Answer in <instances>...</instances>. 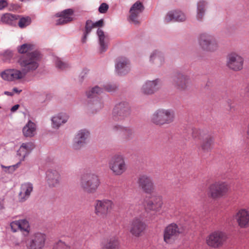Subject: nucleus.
<instances>
[{
    "instance_id": "cd10ccee",
    "label": "nucleus",
    "mask_w": 249,
    "mask_h": 249,
    "mask_svg": "<svg viewBox=\"0 0 249 249\" xmlns=\"http://www.w3.org/2000/svg\"><path fill=\"white\" fill-rule=\"evenodd\" d=\"M97 34L99 38L101 51L104 52L107 48L109 42L108 37L107 35H106L103 30L100 29L97 30Z\"/></svg>"
},
{
    "instance_id": "bf43d9fd",
    "label": "nucleus",
    "mask_w": 249,
    "mask_h": 249,
    "mask_svg": "<svg viewBox=\"0 0 249 249\" xmlns=\"http://www.w3.org/2000/svg\"><path fill=\"white\" fill-rule=\"evenodd\" d=\"M3 208V204H2L1 202L0 201V209H2Z\"/></svg>"
},
{
    "instance_id": "7c9ffc66",
    "label": "nucleus",
    "mask_w": 249,
    "mask_h": 249,
    "mask_svg": "<svg viewBox=\"0 0 249 249\" xmlns=\"http://www.w3.org/2000/svg\"><path fill=\"white\" fill-rule=\"evenodd\" d=\"M32 47H33V45ZM42 57V54L38 50H32V70H36L38 67Z\"/></svg>"
},
{
    "instance_id": "b1692460",
    "label": "nucleus",
    "mask_w": 249,
    "mask_h": 249,
    "mask_svg": "<svg viewBox=\"0 0 249 249\" xmlns=\"http://www.w3.org/2000/svg\"><path fill=\"white\" fill-rule=\"evenodd\" d=\"M186 19V16L184 13L180 11H173L167 13L165 17V22L168 23L172 21H183Z\"/></svg>"
},
{
    "instance_id": "4468645a",
    "label": "nucleus",
    "mask_w": 249,
    "mask_h": 249,
    "mask_svg": "<svg viewBox=\"0 0 249 249\" xmlns=\"http://www.w3.org/2000/svg\"><path fill=\"white\" fill-rule=\"evenodd\" d=\"M238 225L241 228L249 227V209L245 208L238 209L234 215Z\"/></svg>"
},
{
    "instance_id": "f704fd0d",
    "label": "nucleus",
    "mask_w": 249,
    "mask_h": 249,
    "mask_svg": "<svg viewBox=\"0 0 249 249\" xmlns=\"http://www.w3.org/2000/svg\"><path fill=\"white\" fill-rule=\"evenodd\" d=\"M18 52L25 55H31V45L30 44L25 43L18 46L17 48Z\"/></svg>"
},
{
    "instance_id": "0eeeda50",
    "label": "nucleus",
    "mask_w": 249,
    "mask_h": 249,
    "mask_svg": "<svg viewBox=\"0 0 249 249\" xmlns=\"http://www.w3.org/2000/svg\"><path fill=\"white\" fill-rule=\"evenodd\" d=\"M193 136L200 141V146L203 150L209 151L212 149L214 138L211 135L205 133L201 130L195 129L193 131Z\"/></svg>"
},
{
    "instance_id": "c9c22d12",
    "label": "nucleus",
    "mask_w": 249,
    "mask_h": 249,
    "mask_svg": "<svg viewBox=\"0 0 249 249\" xmlns=\"http://www.w3.org/2000/svg\"><path fill=\"white\" fill-rule=\"evenodd\" d=\"M3 61L7 63H11L14 56V53L12 51L6 50L0 53Z\"/></svg>"
},
{
    "instance_id": "09e8293b",
    "label": "nucleus",
    "mask_w": 249,
    "mask_h": 249,
    "mask_svg": "<svg viewBox=\"0 0 249 249\" xmlns=\"http://www.w3.org/2000/svg\"><path fill=\"white\" fill-rule=\"evenodd\" d=\"M124 127L120 125H115L112 127V130L115 132H123Z\"/></svg>"
},
{
    "instance_id": "f8f14e48",
    "label": "nucleus",
    "mask_w": 249,
    "mask_h": 249,
    "mask_svg": "<svg viewBox=\"0 0 249 249\" xmlns=\"http://www.w3.org/2000/svg\"><path fill=\"white\" fill-rule=\"evenodd\" d=\"M130 114L129 106L127 103H121L116 105L113 109L112 118L115 121L123 120Z\"/></svg>"
},
{
    "instance_id": "9d476101",
    "label": "nucleus",
    "mask_w": 249,
    "mask_h": 249,
    "mask_svg": "<svg viewBox=\"0 0 249 249\" xmlns=\"http://www.w3.org/2000/svg\"><path fill=\"white\" fill-rule=\"evenodd\" d=\"M244 63L243 58L235 53H231L227 56L226 65L231 70L239 71L243 69Z\"/></svg>"
},
{
    "instance_id": "49530a36",
    "label": "nucleus",
    "mask_w": 249,
    "mask_h": 249,
    "mask_svg": "<svg viewBox=\"0 0 249 249\" xmlns=\"http://www.w3.org/2000/svg\"><path fill=\"white\" fill-rule=\"evenodd\" d=\"M20 163V162H19L18 163L15 165H11V166H5L3 165H1V166L2 168H6V169L9 170L8 172L12 173L13 172H14L16 170V169H17Z\"/></svg>"
},
{
    "instance_id": "8fccbe9b",
    "label": "nucleus",
    "mask_w": 249,
    "mask_h": 249,
    "mask_svg": "<svg viewBox=\"0 0 249 249\" xmlns=\"http://www.w3.org/2000/svg\"><path fill=\"white\" fill-rule=\"evenodd\" d=\"M117 88L115 85L111 84H107L105 86V89L107 91H112L116 89Z\"/></svg>"
},
{
    "instance_id": "6e6d98bb",
    "label": "nucleus",
    "mask_w": 249,
    "mask_h": 249,
    "mask_svg": "<svg viewBox=\"0 0 249 249\" xmlns=\"http://www.w3.org/2000/svg\"><path fill=\"white\" fill-rule=\"evenodd\" d=\"M4 94L6 95L11 96H12L14 95V93L13 92H9V91H4Z\"/></svg>"
},
{
    "instance_id": "aec40b11",
    "label": "nucleus",
    "mask_w": 249,
    "mask_h": 249,
    "mask_svg": "<svg viewBox=\"0 0 249 249\" xmlns=\"http://www.w3.org/2000/svg\"><path fill=\"white\" fill-rule=\"evenodd\" d=\"M89 132L86 129L79 131L74 138L73 148L79 149L82 147L86 143V140L89 138Z\"/></svg>"
},
{
    "instance_id": "052dcab7",
    "label": "nucleus",
    "mask_w": 249,
    "mask_h": 249,
    "mask_svg": "<svg viewBox=\"0 0 249 249\" xmlns=\"http://www.w3.org/2000/svg\"><path fill=\"white\" fill-rule=\"evenodd\" d=\"M101 107H102V106H101V105H100V108H101Z\"/></svg>"
},
{
    "instance_id": "72a5a7b5",
    "label": "nucleus",
    "mask_w": 249,
    "mask_h": 249,
    "mask_svg": "<svg viewBox=\"0 0 249 249\" xmlns=\"http://www.w3.org/2000/svg\"><path fill=\"white\" fill-rule=\"evenodd\" d=\"M18 19V16L10 13H6L1 17V21L3 23L13 25L14 21Z\"/></svg>"
},
{
    "instance_id": "c85d7f7f",
    "label": "nucleus",
    "mask_w": 249,
    "mask_h": 249,
    "mask_svg": "<svg viewBox=\"0 0 249 249\" xmlns=\"http://www.w3.org/2000/svg\"><path fill=\"white\" fill-rule=\"evenodd\" d=\"M31 192V184L30 183H24L21 185L20 192L19 194V199L23 201L27 199Z\"/></svg>"
},
{
    "instance_id": "4d7b16f0",
    "label": "nucleus",
    "mask_w": 249,
    "mask_h": 249,
    "mask_svg": "<svg viewBox=\"0 0 249 249\" xmlns=\"http://www.w3.org/2000/svg\"><path fill=\"white\" fill-rule=\"evenodd\" d=\"M13 90L16 93H19L21 91V90H18L17 88H14Z\"/></svg>"
},
{
    "instance_id": "37998d69",
    "label": "nucleus",
    "mask_w": 249,
    "mask_h": 249,
    "mask_svg": "<svg viewBox=\"0 0 249 249\" xmlns=\"http://www.w3.org/2000/svg\"><path fill=\"white\" fill-rule=\"evenodd\" d=\"M22 132L25 137H30L31 136V120H29L27 124L23 127Z\"/></svg>"
},
{
    "instance_id": "9b49d317",
    "label": "nucleus",
    "mask_w": 249,
    "mask_h": 249,
    "mask_svg": "<svg viewBox=\"0 0 249 249\" xmlns=\"http://www.w3.org/2000/svg\"><path fill=\"white\" fill-rule=\"evenodd\" d=\"M190 81L189 77L182 72L175 73L172 77V84L176 89L185 90L187 88Z\"/></svg>"
},
{
    "instance_id": "a878e982",
    "label": "nucleus",
    "mask_w": 249,
    "mask_h": 249,
    "mask_svg": "<svg viewBox=\"0 0 249 249\" xmlns=\"http://www.w3.org/2000/svg\"><path fill=\"white\" fill-rule=\"evenodd\" d=\"M18 63L22 69V71L26 74L31 70V55H22Z\"/></svg>"
},
{
    "instance_id": "f3484780",
    "label": "nucleus",
    "mask_w": 249,
    "mask_h": 249,
    "mask_svg": "<svg viewBox=\"0 0 249 249\" xmlns=\"http://www.w3.org/2000/svg\"><path fill=\"white\" fill-rule=\"evenodd\" d=\"M46 181L50 187H56L60 183V174L56 170L49 169L46 172Z\"/></svg>"
},
{
    "instance_id": "a19ab883",
    "label": "nucleus",
    "mask_w": 249,
    "mask_h": 249,
    "mask_svg": "<svg viewBox=\"0 0 249 249\" xmlns=\"http://www.w3.org/2000/svg\"><path fill=\"white\" fill-rule=\"evenodd\" d=\"M123 133L124 135L125 139L127 140L133 139L135 136L134 129L131 127H125Z\"/></svg>"
},
{
    "instance_id": "bb28decb",
    "label": "nucleus",
    "mask_w": 249,
    "mask_h": 249,
    "mask_svg": "<svg viewBox=\"0 0 249 249\" xmlns=\"http://www.w3.org/2000/svg\"><path fill=\"white\" fill-rule=\"evenodd\" d=\"M73 11L71 9L63 11L59 15L60 18L56 21L57 25L67 23L72 20Z\"/></svg>"
},
{
    "instance_id": "13d9d810",
    "label": "nucleus",
    "mask_w": 249,
    "mask_h": 249,
    "mask_svg": "<svg viewBox=\"0 0 249 249\" xmlns=\"http://www.w3.org/2000/svg\"><path fill=\"white\" fill-rule=\"evenodd\" d=\"M247 134L248 136H249V124L248 125V129H247Z\"/></svg>"
},
{
    "instance_id": "864d4df0",
    "label": "nucleus",
    "mask_w": 249,
    "mask_h": 249,
    "mask_svg": "<svg viewBox=\"0 0 249 249\" xmlns=\"http://www.w3.org/2000/svg\"><path fill=\"white\" fill-rule=\"evenodd\" d=\"M19 105H16L15 106H14L11 108V112H15L18 109V108H19Z\"/></svg>"
},
{
    "instance_id": "5701e85b",
    "label": "nucleus",
    "mask_w": 249,
    "mask_h": 249,
    "mask_svg": "<svg viewBox=\"0 0 249 249\" xmlns=\"http://www.w3.org/2000/svg\"><path fill=\"white\" fill-rule=\"evenodd\" d=\"M46 241V236L41 232H37L32 235V249H42Z\"/></svg>"
},
{
    "instance_id": "de8ad7c7",
    "label": "nucleus",
    "mask_w": 249,
    "mask_h": 249,
    "mask_svg": "<svg viewBox=\"0 0 249 249\" xmlns=\"http://www.w3.org/2000/svg\"><path fill=\"white\" fill-rule=\"evenodd\" d=\"M108 9V5L106 3H102L99 8V11L101 13H105Z\"/></svg>"
},
{
    "instance_id": "6e6552de",
    "label": "nucleus",
    "mask_w": 249,
    "mask_h": 249,
    "mask_svg": "<svg viewBox=\"0 0 249 249\" xmlns=\"http://www.w3.org/2000/svg\"><path fill=\"white\" fill-rule=\"evenodd\" d=\"M181 231L178 225L175 223L168 225L163 231V241L166 244H172L177 239Z\"/></svg>"
},
{
    "instance_id": "5fc2aeb1",
    "label": "nucleus",
    "mask_w": 249,
    "mask_h": 249,
    "mask_svg": "<svg viewBox=\"0 0 249 249\" xmlns=\"http://www.w3.org/2000/svg\"><path fill=\"white\" fill-rule=\"evenodd\" d=\"M36 124L32 123V136L34 135V132L36 130Z\"/></svg>"
},
{
    "instance_id": "dca6fc26",
    "label": "nucleus",
    "mask_w": 249,
    "mask_h": 249,
    "mask_svg": "<svg viewBox=\"0 0 249 249\" xmlns=\"http://www.w3.org/2000/svg\"><path fill=\"white\" fill-rule=\"evenodd\" d=\"M25 74L22 71L15 69H9L2 71L0 75L4 80L15 81L24 78Z\"/></svg>"
},
{
    "instance_id": "6ab92c4d",
    "label": "nucleus",
    "mask_w": 249,
    "mask_h": 249,
    "mask_svg": "<svg viewBox=\"0 0 249 249\" xmlns=\"http://www.w3.org/2000/svg\"><path fill=\"white\" fill-rule=\"evenodd\" d=\"M161 83L159 79L152 81H147L142 87V92L145 94H151L158 90L160 87Z\"/></svg>"
},
{
    "instance_id": "393cba45",
    "label": "nucleus",
    "mask_w": 249,
    "mask_h": 249,
    "mask_svg": "<svg viewBox=\"0 0 249 249\" xmlns=\"http://www.w3.org/2000/svg\"><path fill=\"white\" fill-rule=\"evenodd\" d=\"M163 202L162 198L158 196L155 197L153 200H150L146 203V209L155 212H160L162 207Z\"/></svg>"
},
{
    "instance_id": "412c9836",
    "label": "nucleus",
    "mask_w": 249,
    "mask_h": 249,
    "mask_svg": "<svg viewBox=\"0 0 249 249\" xmlns=\"http://www.w3.org/2000/svg\"><path fill=\"white\" fill-rule=\"evenodd\" d=\"M144 9L142 2L138 1L136 2L130 9V19L135 24H139V21L138 20L139 15L142 12Z\"/></svg>"
},
{
    "instance_id": "a18cd8bd",
    "label": "nucleus",
    "mask_w": 249,
    "mask_h": 249,
    "mask_svg": "<svg viewBox=\"0 0 249 249\" xmlns=\"http://www.w3.org/2000/svg\"><path fill=\"white\" fill-rule=\"evenodd\" d=\"M56 66L58 68L63 70L68 67V64L62 61L59 58H57L56 60Z\"/></svg>"
},
{
    "instance_id": "f03ea898",
    "label": "nucleus",
    "mask_w": 249,
    "mask_h": 249,
    "mask_svg": "<svg viewBox=\"0 0 249 249\" xmlns=\"http://www.w3.org/2000/svg\"><path fill=\"white\" fill-rule=\"evenodd\" d=\"M80 185L84 192L93 194L96 192L100 186V181L96 175L88 173L81 177Z\"/></svg>"
},
{
    "instance_id": "e433bc0d",
    "label": "nucleus",
    "mask_w": 249,
    "mask_h": 249,
    "mask_svg": "<svg viewBox=\"0 0 249 249\" xmlns=\"http://www.w3.org/2000/svg\"><path fill=\"white\" fill-rule=\"evenodd\" d=\"M205 1L203 0L199 1L197 3V10L196 18L198 20H201L204 15L205 6L206 5Z\"/></svg>"
},
{
    "instance_id": "2eb2a0df",
    "label": "nucleus",
    "mask_w": 249,
    "mask_h": 249,
    "mask_svg": "<svg viewBox=\"0 0 249 249\" xmlns=\"http://www.w3.org/2000/svg\"><path fill=\"white\" fill-rule=\"evenodd\" d=\"M140 188L145 193L152 194L155 192V186L151 177L145 175H141L137 180Z\"/></svg>"
},
{
    "instance_id": "39448f33",
    "label": "nucleus",
    "mask_w": 249,
    "mask_h": 249,
    "mask_svg": "<svg viewBox=\"0 0 249 249\" xmlns=\"http://www.w3.org/2000/svg\"><path fill=\"white\" fill-rule=\"evenodd\" d=\"M113 202L108 199H97L94 204V213L102 218L106 217L114 207Z\"/></svg>"
},
{
    "instance_id": "4c0bfd02",
    "label": "nucleus",
    "mask_w": 249,
    "mask_h": 249,
    "mask_svg": "<svg viewBox=\"0 0 249 249\" xmlns=\"http://www.w3.org/2000/svg\"><path fill=\"white\" fill-rule=\"evenodd\" d=\"M30 143H23L18 151V154L24 159L29 153L30 148Z\"/></svg>"
},
{
    "instance_id": "7ed1b4c3",
    "label": "nucleus",
    "mask_w": 249,
    "mask_h": 249,
    "mask_svg": "<svg viewBox=\"0 0 249 249\" xmlns=\"http://www.w3.org/2000/svg\"><path fill=\"white\" fill-rule=\"evenodd\" d=\"M108 166L115 176H121L127 170L124 157L119 154H115L110 159Z\"/></svg>"
},
{
    "instance_id": "ea45409f",
    "label": "nucleus",
    "mask_w": 249,
    "mask_h": 249,
    "mask_svg": "<svg viewBox=\"0 0 249 249\" xmlns=\"http://www.w3.org/2000/svg\"><path fill=\"white\" fill-rule=\"evenodd\" d=\"M103 92V89L98 86L91 89L87 92V96L89 98H93L96 97Z\"/></svg>"
},
{
    "instance_id": "3c124183",
    "label": "nucleus",
    "mask_w": 249,
    "mask_h": 249,
    "mask_svg": "<svg viewBox=\"0 0 249 249\" xmlns=\"http://www.w3.org/2000/svg\"><path fill=\"white\" fill-rule=\"evenodd\" d=\"M95 27H101L103 25V19H101L99 21L93 23Z\"/></svg>"
},
{
    "instance_id": "a211bd4d",
    "label": "nucleus",
    "mask_w": 249,
    "mask_h": 249,
    "mask_svg": "<svg viewBox=\"0 0 249 249\" xmlns=\"http://www.w3.org/2000/svg\"><path fill=\"white\" fill-rule=\"evenodd\" d=\"M10 226L13 232L20 230L25 235L28 234L30 231L29 222L25 219L13 221L11 223Z\"/></svg>"
},
{
    "instance_id": "2f4dec72",
    "label": "nucleus",
    "mask_w": 249,
    "mask_h": 249,
    "mask_svg": "<svg viewBox=\"0 0 249 249\" xmlns=\"http://www.w3.org/2000/svg\"><path fill=\"white\" fill-rule=\"evenodd\" d=\"M120 242L119 240L115 237L107 240L103 247V249H119Z\"/></svg>"
},
{
    "instance_id": "ddd939ff",
    "label": "nucleus",
    "mask_w": 249,
    "mask_h": 249,
    "mask_svg": "<svg viewBox=\"0 0 249 249\" xmlns=\"http://www.w3.org/2000/svg\"><path fill=\"white\" fill-rule=\"evenodd\" d=\"M146 229V224L140 218L135 217L130 223L129 231L135 237L141 236Z\"/></svg>"
},
{
    "instance_id": "c03bdc74",
    "label": "nucleus",
    "mask_w": 249,
    "mask_h": 249,
    "mask_svg": "<svg viewBox=\"0 0 249 249\" xmlns=\"http://www.w3.org/2000/svg\"><path fill=\"white\" fill-rule=\"evenodd\" d=\"M53 249H70V247L62 241H59L54 245Z\"/></svg>"
},
{
    "instance_id": "c756f323",
    "label": "nucleus",
    "mask_w": 249,
    "mask_h": 249,
    "mask_svg": "<svg viewBox=\"0 0 249 249\" xmlns=\"http://www.w3.org/2000/svg\"><path fill=\"white\" fill-rule=\"evenodd\" d=\"M68 119V116L65 114H59L54 116L52 119L53 127L58 128L62 124L65 123Z\"/></svg>"
},
{
    "instance_id": "79ce46f5",
    "label": "nucleus",
    "mask_w": 249,
    "mask_h": 249,
    "mask_svg": "<svg viewBox=\"0 0 249 249\" xmlns=\"http://www.w3.org/2000/svg\"><path fill=\"white\" fill-rule=\"evenodd\" d=\"M31 21L29 17H23L19 19L18 25L20 28H23L30 25Z\"/></svg>"
},
{
    "instance_id": "4be33fe9",
    "label": "nucleus",
    "mask_w": 249,
    "mask_h": 249,
    "mask_svg": "<svg viewBox=\"0 0 249 249\" xmlns=\"http://www.w3.org/2000/svg\"><path fill=\"white\" fill-rule=\"evenodd\" d=\"M115 69L118 74H125L130 70L128 60L125 57H119L116 60Z\"/></svg>"
},
{
    "instance_id": "20e7f679",
    "label": "nucleus",
    "mask_w": 249,
    "mask_h": 249,
    "mask_svg": "<svg viewBox=\"0 0 249 249\" xmlns=\"http://www.w3.org/2000/svg\"><path fill=\"white\" fill-rule=\"evenodd\" d=\"M229 190L228 184L225 181H216L208 188V195L213 199H218L225 196Z\"/></svg>"
},
{
    "instance_id": "603ef678",
    "label": "nucleus",
    "mask_w": 249,
    "mask_h": 249,
    "mask_svg": "<svg viewBox=\"0 0 249 249\" xmlns=\"http://www.w3.org/2000/svg\"><path fill=\"white\" fill-rule=\"evenodd\" d=\"M7 5V3L5 0H0V10L2 9L5 7Z\"/></svg>"
},
{
    "instance_id": "473e14b6",
    "label": "nucleus",
    "mask_w": 249,
    "mask_h": 249,
    "mask_svg": "<svg viewBox=\"0 0 249 249\" xmlns=\"http://www.w3.org/2000/svg\"><path fill=\"white\" fill-rule=\"evenodd\" d=\"M150 60L155 63L157 65L160 66L164 62V58L162 54L160 52L155 51L151 54Z\"/></svg>"
},
{
    "instance_id": "58836bf2",
    "label": "nucleus",
    "mask_w": 249,
    "mask_h": 249,
    "mask_svg": "<svg viewBox=\"0 0 249 249\" xmlns=\"http://www.w3.org/2000/svg\"><path fill=\"white\" fill-rule=\"evenodd\" d=\"M95 28L93 24V22L90 20L87 21L85 26V31L84 32V36L82 38V42L85 43L86 41L87 35L90 32L92 28Z\"/></svg>"
},
{
    "instance_id": "1a4fd4ad",
    "label": "nucleus",
    "mask_w": 249,
    "mask_h": 249,
    "mask_svg": "<svg viewBox=\"0 0 249 249\" xmlns=\"http://www.w3.org/2000/svg\"><path fill=\"white\" fill-rule=\"evenodd\" d=\"M198 42L202 49L207 51L213 52L218 48L215 38L207 33H203L199 36Z\"/></svg>"
},
{
    "instance_id": "423d86ee",
    "label": "nucleus",
    "mask_w": 249,
    "mask_h": 249,
    "mask_svg": "<svg viewBox=\"0 0 249 249\" xmlns=\"http://www.w3.org/2000/svg\"><path fill=\"white\" fill-rule=\"evenodd\" d=\"M227 239L225 232L217 230L212 232L206 238L207 245L213 248H218L222 247Z\"/></svg>"
},
{
    "instance_id": "f257e3e1",
    "label": "nucleus",
    "mask_w": 249,
    "mask_h": 249,
    "mask_svg": "<svg viewBox=\"0 0 249 249\" xmlns=\"http://www.w3.org/2000/svg\"><path fill=\"white\" fill-rule=\"evenodd\" d=\"M175 117V112L173 110L159 108L152 114L151 121L157 125H163L173 123Z\"/></svg>"
},
{
    "instance_id": "680f3d73",
    "label": "nucleus",
    "mask_w": 249,
    "mask_h": 249,
    "mask_svg": "<svg viewBox=\"0 0 249 249\" xmlns=\"http://www.w3.org/2000/svg\"><path fill=\"white\" fill-rule=\"evenodd\" d=\"M1 108V107H0V108Z\"/></svg>"
}]
</instances>
